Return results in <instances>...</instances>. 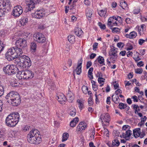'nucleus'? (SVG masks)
<instances>
[{
  "label": "nucleus",
  "instance_id": "obj_1",
  "mask_svg": "<svg viewBox=\"0 0 147 147\" xmlns=\"http://www.w3.org/2000/svg\"><path fill=\"white\" fill-rule=\"evenodd\" d=\"M28 142L31 144H38L41 142V138L40 132L36 129L32 130L27 135Z\"/></svg>",
  "mask_w": 147,
  "mask_h": 147
},
{
  "label": "nucleus",
  "instance_id": "obj_2",
  "mask_svg": "<svg viewBox=\"0 0 147 147\" xmlns=\"http://www.w3.org/2000/svg\"><path fill=\"white\" fill-rule=\"evenodd\" d=\"M7 102L13 106H16L21 103L20 95L16 92L11 91L9 93L5 96Z\"/></svg>",
  "mask_w": 147,
  "mask_h": 147
},
{
  "label": "nucleus",
  "instance_id": "obj_3",
  "mask_svg": "<svg viewBox=\"0 0 147 147\" xmlns=\"http://www.w3.org/2000/svg\"><path fill=\"white\" fill-rule=\"evenodd\" d=\"M20 116L18 113H12L8 115L6 118L5 123L7 126L13 127L19 121Z\"/></svg>",
  "mask_w": 147,
  "mask_h": 147
},
{
  "label": "nucleus",
  "instance_id": "obj_4",
  "mask_svg": "<svg viewBox=\"0 0 147 147\" xmlns=\"http://www.w3.org/2000/svg\"><path fill=\"white\" fill-rule=\"evenodd\" d=\"M16 47H14L9 49L5 55L7 59L9 61L13 60L21 55L22 54Z\"/></svg>",
  "mask_w": 147,
  "mask_h": 147
},
{
  "label": "nucleus",
  "instance_id": "obj_5",
  "mask_svg": "<svg viewBox=\"0 0 147 147\" xmlns=\"http://www.w3.org/2000/svg\"><path fill=\"white\" fill-rule=\"evenodd\" d=\"M11 7L9 0H0V17L4 16Z\"/></svg>",
  "mask_w": 147,
  "mask_h": 147
},
{
  "label": "nucleus",
  "instance_id": "obj_6",
  "mask_svg": "<svg viewBox=\"0 0 147 147\" xmlns=\"http://www.w3.org/2000/svg\"><path fill=\"white\" fill-rule=\"evenodd\" d=\"M34 76V73L30 70L19 71L17 74L19 79H28L32 78Z\"/></svg>",
  "mask_w": 147,
  "mask_h": 147
},
{
  "label": "nucleus",
  "instance_id": "obj_7",
  "mask_svg": "<svg viewBox=\"0 0 147 147\" xmlns=\"http://www.w3.org/2000/svg\"><path fill=\"white\" fill-rule=\"evenodd\" d=\"M16 60L17 63H20L23 68H28L31 65L30 58L25 55L21 56L19 58L16 59Z\"/></svg>",
  "mask_w": 147,
  "mask_h": 147
},
{
  "label": "nucleus",
  "instance_id": "obj_8",
  "mask_svg": "<svg viewBox=\"0 0 147 147\" xmlns=\"http://www.w3.org/2000/svg\"><path fill=\"white\" fill-rule=\"evenodd\" d=\"M15 45V47L22 54L23 50L27 47V42L26 40L24 39L19 38L16 40Z\"/></svg>",
  "mask_w": 147,
  "mask_h": 147
},
{
  "label": "nucleus",
  "instance_id": "obj_9",
  "mask_svg": "<svg viewBox=\"0 0 147 147\" xmlns=\"http://www.w3.org/2000/svg\"><path fill=\"white\" fill-rule=\"evenodd\" d=\"M16 68L12 65H8L3 67V70L7 75H11L16 73Z\"/></svg>",
  "mask_w": 147,
  "mask_h": 147
},
{
  "label": "nucleus",
  "instance_id": "obj_10",
  "mask_svg": "<svg viewBox=\"0 0 147 147\" xmlns=\"http://www.w3.org/2000/svg\"><path fill=\"white\" fill-rule=\"evenodd\" d=\"M34 40L38 42L44 43L46 41V38L44 35L41 33L37 32L33 35Z\"/></svg>",
  "mask_w": 147,
  "mask_h": 147
},
{
  "label": "nucleus",
  "instance_id": "obj_11",
  "mask_svg": "<svg viewBox=\"0 0 147 147\" xmlns=\"http://www.w3.org/2000/svg\"><path fill=\"white\" fill-rule=\"evenodd\" d=\"M40 1V0H27L26 2L28 7L26 11L28 12L33 10L35 7V5Z\"/></svg>",
  "mask_w": 147,
  "mask_h": 147
},
{
  "label": "nucleus",
  "instance_id": "obj_12",
  "mask_svg": "<svg viewBox=\"0 0 147 147\" xmlns=\"http://www.w3.org/2000/svg\"><path fill=\"white\" fill-rule=\"evenodd\" d=\"M22 12V7L20 5H18L14 7L11 14L15 17H18Z\"/></svg>",
  "mask_w": 147,
  "mask_h": 147
},
{
  "label": "nucleus",
  "instance_id": "obj_13",
  "mask_svg": "<svg viewBox=\"0 0 147 147\" xmlns=\"http://www.w3.org/2000/svg\"><path fill=\"white\" fill-rule=\"evenodd\" d=\"M99 119V120L101 121L102 124L104 122L108 123L109 121L110 116L108 113H104L101 115Z\"/></svg>",
  "mask_w": 147,
  "mask_h": 147
},
{
  "label": "nucleus",
  "instance_id": "obj_14",
  "mask_svg": "<svg viewBox=\"0 0 147 147\" xmlns=\"http://www.w3.org/2000/svg\"><path fill=\"white\" fill-rule=\"evenodd\" d=\"M82 59L80 60V63H78L76 68L74 71V73H76L77 75H80L82 72Z\"/></svg>",
  "mask_w": 147,
  "mask_h": 147
},
{
  "label": "nucleus",
  "instance_id": "obj_15",
  "mask_svg": "<svg viewBox=\"0 0 147 147\" xmlns=\"http://www.w3.org/2000/svg\"><path fill=\"white\" fill-rule=\"evenodd\" d=\"M45 15L44 12L41 10H37L34 13V17L37 19H40Z\"/></svg>",
  "mask_w": 147,
  "mask_h": 147
},
{
  "label": "nucleus",
  "instance_id": "obj_16",
  "mask_svg": "<svg viewBox=\"0 0 147 147\" xmlns=\"http://www.w3.org/2000/svg\"><path fill=\"white\" fill-rule=\"evenodd\" d=\"M58 100L61 104H64L66 100V98L63 94H61L57 96Z\"/></svg>",
  "mask_w": 147,
  "mask_h": 147
},
{
  "label": "nucleus",
  "instance_id": "obj_17",
  "mask_svg": "<svg viewBox=\"0 0 147 147\" xmlns=\"http://www.w3.org/2000/svg\"><path fill=\"white\" fill-rule=\"evenodd\" d=\"M86 127V124L84 122H81L78 125L77 129L78 131H82Z\"/></svg>",
  "mask_w": 147,
  "mask_h": 147
},
{
  "label": "nucleus",
  "instance_id": "obj_18",
  "mask_svg": "<svg viewBox=\"0 0 147 147\" xmlns=\"http://www.w3.org/2000/svg\"><path fill=\"white\" fill-rule=\"evenodd\" d=\"M74 31L75 34L78 37L81 36L83 34V31L81 29L79 28L78 27H75Z\"/></svg>",
  "mask_w": 147,
  "mask_h": 147
},
{
  "label": "nucleus",
  "instance_id": "obj_19",
  "mask_svg": "<svg viewBox=\"0 0 147 147\" xmlns=\"http://www.w3.org/2000/svg\"><path fill=\"white\" fill-rule=\"evenodd\" d=\"M133 134L134 137L137 138L139 136L141 133V129L138 128L134 129L133 130Z\"/></svg>",
  "mask_w": 147,
  "mask_h": 147
},
{
  "label": "nucleus",
  "instance_id": "obj_20",
  "mask_svg": "<svg viewBox=\"0 0 147 147\" xmlns=\"http://www.w3.org/2000/svg\"><path fill=\"white\" fill-rule=\"evenodd\" d=\"M145 26V25L143 24L141 25L140 27L139 26H137L136 27V29L138 31L140 35H141L143 33L144 28Z\"/></svg>",
  "mask_w": 147,
  "mask_h": 147
},
{
  "label": "nucleus",
  "instance_id": "obj_21",
  "mask_svg": "<svg viewBox=\"0 0 147 147\" xmlns=\"http://www.w3.org/2000/svg\"><path fill=\"white\" fill-rule=\"evenodd\" d=\"M93 10L88 8H87L86 10V14L87 18L89 19L92 17V14Z\"/></svg>",
  "mask_w": 147,
  "mask_h": 147
},
{
  "label": "nucleus",
  "instance_id": "obj_22",
  "mask_svg": "<svg viewBox=\"0 0 147 147\" xmlns=\"http://www.w3.org/2000/svg\"><path fill=\"white\" fill-rule=\"evenodd\" d=\"M97 61L100 64H102V65H105V64L104 62V58L102 56H99L97 58L96 60L94 62V65H96V61Z\"/></svg>",
  "mask_w": 147,
  "mask_h": 147
},
{
  "label": "nucleus",
  "instance_id": "obj_23",
  "mask_svg": "<svg viewBox=\"0 0 147 147\" xmlns=\"http://www.w3.org/2000/svg\"><path fill=\"white\" fill-rule=\"evenodd\" d=\"M137 36V34L135 31L131 32L129 34H126L125 37L129 38H135Z\"/></svg>",
  "mask_w": 147,
  "mask_h": 147
},
{
  "label": "nucleus",
  "instance_id": "obj_24",
  "mask_svg": "<svg viewBox=\"0 0 147 147\" xmlns=\"http://www.w3.org/2000/svg\"><path fill=\"white\" fill-rule=\"evenodd\" d=\"M113 49L111 50V51L109 53L110 56H114V58H117V49H118L117 48L115 49V48L113 47Z\"/></svg>",
  "mask_w": 147,
  "mask_h": 147
},
{
  "label": "nucleus",
  "instance_id": "obj_25",
  "mask_svg": "<svg viewBox=\"0 0 147 147\" xmlns=\"http://www.w3.org/2000/svg\"><path fill=\"white\" fill-rule=\"evenodd\" d=\"M67 96L68 98H69V102H72L74 99V96L73 94L71 91L69 90Z\"/></svg>",
  "mask_w": 147,
  "mask_h": 147
},
{
  "label": "nucleus",
  "instance_id": "obj_26",
  "mask_svg": "<svg viewBox=\"0 0 147 147\" xmlns=\"http://www.w3.org/2000/svg\"><path fill=\"white\" fill-rule=\"evenodd\" d=\"M119 108L121 109H125L127 111H128L129 109V107L127 106L126 104L120 102L119 103Z\"/></svg>",
  "mask_w": 147,
  "mask_h": 147
},
{
  "label": "nucleus",
  "instance_id": "obj_27",
  "mask_svg": "<svg viewBox=\"0 0 147 147\" xmlns=\"http://www.w3.org/2000/svg\"><path fill=\"white\" fill-rule=\"evenodd\" d=\"M79 121V119L78 117H76L72 120L70 123V125L71 127H74Z\"/></svg>",
  "mask_w": 147,
  "mask_h": 147
},
{
  "label": "nucleus",
  "instance_id": "obj_28",
  "mask_svg": "<svg viewBox=\"0 0 147 147\" xmlns=\"http://www.w3.org/2000/svg\"><path fill=\"white\" fill-rule=\"evenodd\" d=\"M114 94H113L111 98L113 101L116 104H118L119 102V96H118L115 95V97Z\"/></svg>",
  "mask_w": 147,
  "mask_h": 147
},
{
  "label": "nucleus",
  "instance_id": "obj_29",
  "mask_svg": "<svg viewBox=\"0 0 147 147\" xmlns=\"http://www.w3.org/2000/svg\"><path fill=\"white\" fill-rule=\"evenodd\" d=\"M113 19V18L110 17L109 18L108 21L107 25L111 29H112L113 26H114V24H113L112 23Z\"/></svg>",
  "mask_w": 147,
  "mask_h": 147
},
{
  "label": "nucleus",
  "instance_id": "obj_30",
  "mask_svg": "<svg viewBox=\"0 0 147 147\" xmlns=\"http://www.w3.org/2000/svg\"><path fill=\"white\" fill-rule=\"evenodd\" d=\"M120 6L123 9L128 8L127 4L125 1L123 0L120 2Z\"/></svg>",
  "mask_w": 147,
  "mask_h": 147
},
{
  "label": "nucleus",
  "instance_id": "obj_31",
  "mask_svg": "<svg viewBox=\"0 0 147 147\" xmlns=\"http://www.w3.org/2000/svg\"><path fill=\"white\" fill-rule=\"evenodd\" d=\"M77 102L78 103V107L81 110L84 108V102L83 101L78 99L77 100Z\"/></svg>",
  "mask_w": 147,
  "mask_h": 147
},
{
  "label": "nucleus",
  "instance_id": "obj_32",
  "mask_svg": "<svg viewBox=\"0 0 147 147\" xmlns=\"http://www.w3.org/2000/svg\"><path fill=\"white\" fill-rule=\"evenodd\" d=\"M93 68L91 67L89 69L88 74V77L91 80L93 78V76L92 75V71H93Z\"/></svg>",
  "mask_w": 147,
  "mask_h": 147
},
{
  "label": "nucleus",
  "instance_id": "obj_33",
  "mask_svg": "<svg viewBox=\"0 0 147 147\" xmlns=\"http://www.w3.org/2000/svg\"><path fill=\"white\" fill-rule=\"evenodd\" d=\"M28 22V18L26 17H24L20 21L22 25L24 26L26 25V24Z\"/></svg>",
  "mask_w": 147,
  "mask_h": 147
},
{
  "label": "nucleus",
  "instance_id": "obj_34",
  "mask_svg": "<svg viewBox=\"0 0 147 147\" xmlns=\"http://www.w3.org/2000/svg\"><path fill=\"white\" fill-rule=\"evenodd\" d=\"M36 45L35 42H32L31 43L30 48L33 52H35L36 48Z\"/></svg>",
  "mask_w": 147,
  "mask_h": 147
},
{
  "label": "nucleus",
  "instance_id": "obj_35",
  "mask_svg": "<svg viewBox=\"0 0 147 147\" xmlns=\"http://www.w3.org/2000/svg\"><path fill=\"white\" fill-rule=\"evenodd\" d=\"M107 13V10L106 9L101 10L99 11L98 13L101 17H104Z\"/></svg>",
  "mask_w": 147,
  "mask_h": 147
},
{
  "label": "nucleus",
  "instance_id": "obj_36",
  "mask_svg": "<svg viewBox=\"0 0 147 147\" xmlns=\"http://www.w3.org/2000/svg\"><path fill=\"white\" fill-rule=\"evenodd\" d=\"M69 135L68 133H64L63 134L62 136V142L66 141L68 138Z\"/></svg>",
  "mask_w": 147,
  "mask_h": 147
},
{
  "label": "nucleus",
  "instance_id": "obj_37",
  "mask_svg": "<svg viewBox=\"0 0 147 147\" xmlns=\"http://www.w3.org/2000/svg\"><path fill=\"white\" fill-rule=\"evenodd\" d=\"M91 82L92 84V88L93 90L96 91L98 89V86L96 84V82L93 80L91 81Z\"/></svg>",
  "mask_w": 147,
  "mask_h": 147
},
{
  "label": "nucleus",
  "instance_id": "obj_38",
  "mask_svg": "<svg viewBox=\"0 0 147 147\" xmlns=\"http://www.w3.org/2000/svg\"><path fill=\"white\" fill-rule=\"evenodd\" d=\"M75 39V36L73 35H69L68 37V40L71 43H74Z\"/></svg>",
  "mask_w": 147,
  "mask_h": 147
},
{
  "label": "nucleus",
  "instance_id": "obj_39",
  "mask_svg": "<svg viewBox=\"0 0 147 147\" xmlns=\"http://www.w3.org/2000/svg\"><path fill=\"white\" fill-rule=\"evenodd\" d=\"M112 143L113 145L115 146H118L120 144V142L117 138H115L112 141Z\"/></svg>",
  "mask_w": 147,
  "mask_h": 147
},
{
  "label": "nucleus",
  "instance_id": "obj_40",
  "mask_svg": "<svg viewBox=\"0 0 147 147\" xmlns=\"http://www.w3.org/2000/svg\"><path fill=\"white\" fill-rule=\"evenodd\" d=\"M69 113L72 117H74L76 113V109H73L72 110H71Z\"/></svg>",
  "mask_w": 147,
  "mask_h": 147
},
{
  "label": "nucleus",
  "instance_id": "obj_41",
  "mask_svg": "<svg viewBox=\"0 0 147 147\" xmlns=\"http://www.w3.org/2000/svg\"><path fill=\"white\" fill-rule=\"evenodd\" d=\"M82 92L84 94H86L88 92V88L86 86H83L82 88Z\"/></svg>",
  "mask_w": 147,
  "mask_h": 147
},
{
  "label": "nucleus",
  "instance_id": "obj_42",
  "mask_svg": "<svg viewBox=\"0 0 147 147\" xmlns=\"http://www.w3.org/2000/svg\"><path fill=\"white\" fill-rule=\"evenodd\" d=\"M131 132V131L129 129L127 130L126 131L125 134L127 138L130 137L132 134Z\"/></svg>",
  "mask_w": 147,
  "mask_h": 147
},
{
  "label": "nucleus",
  "instance_id": "obj_43",
  "mask_svg": "<svg viewBox=\"0 0 147 147\" xmlns=\"http://www.w3.org/2000/svg\"><path fill=\"white\" fill-rule=\"evenodd\" d=\"M88 105L90 106H91L93 104V99L92 97L91 96L89 97L88 99Z\"/></svg>",
  "mask_w": 147,
  "mask_h": 147
},
{
  "label": "nucleus",
  "instance_id": "obj_44",
  "mask_svg": "<svg viewBox=\"0 0 147 147\" xmlns=\"http://www.w3.org/2000/svg\"><path fill=\"white\" fill-rule=\"evenodd\" d=\"M112 32L113 33H118L120 32V30L119 28L117 27L112 28Z\"/></svg>",
  "mask_w": 147,
  "mask_h": 147
},
{
  "label": "nucleus",
  "instance_id": "obj_45",
  "mask_svg": "<svg viewBox=\"0 0 147 147\" xmlns=\"http://www.w3.org/2000/svg\"><path fill=\"white\" fill-rule=\"evenodd\" d=\"M140 11V9L139 7H137L134 9L133 11V13L135 14H138Z\"/></svg>",
  "mask_w": 147,
  "mask_h": 147
},
{
  "label": "nucleus",
  "instance_id": "obj_46",
  "mask_svg": "<svg viewBox=\"0 0 147 147\" xmlns=\"http://www.w3.org/2000/svg\"><path fill=\"white\" fill-rule=\"evenodd\" d=\"M98 24L101 29L103 30H105V29L106 26L105 24H102V23L100 22L98 23Z\"/></svg>",
  "mask_w": 147,
  "mask_h": 147
},
{
  "label": "nucleus",
  "instance_id": "obj_47",
  "mask_svg": "<svg viewBox=\"0 0 147 147\" xmlns=\"http://www.w3.org/2000/svg\"><path fill=\"white\" fill-rule=\"evenodd\" d=\"M98 83L99 84H101L105 82V79L102 77H99L98 79Z\"/></svg>",
  "mask_w": 147,
  "mask_h": 147
},
{
  "label": "nucleus",
  "instance_id": "obj_48",
  "mask_svg": "<svg viewBox=\"0 0 147 147\" xmlns=\"http://www.w3.org/2000/svg\"><path fill=\"white\" fill-rule=\"evenodd\" d=\"M143 70L142 68L137 69H135V72L137 74H141L142 73Z\"/></svg>",
  "mask_w": 147,
  "mask_h": 147
},
{
  "label": "nucleus",
  "instance_id": "obj_49",
  "mask_svg": "<svg viewBox=\"0 0 147 147\" xmlns=\"http://www.w3.org/2000/svg\"><path fill=\"white\" fill-rule=\"evenodd\" d=\"M5 47V45L0 40V52L4 49Z\"/></svg>",
  "mask_w": 147,
  "mask_h": 147
},
{
  "label": "nucleus",
  "instance_id": "obj_50",
  "mask_svg": "<svg viewBox=\"0 0 147 147\" xmlns=\"http://www.w3.org/2000/svg\"><path fill=\"white\" fill-rule=\"evenodd\" d=\"M145 51L146 50L145 49H140L139 50V52L141 55L143 56L145 54ZM138 53V55H140V54L138 53L137 52L136 53Z\"/></svg>",
  "mask_w": 147,
  "mask_h": 147
},
{
  "label": "nucleus",
  "instance_id": "obj_51",
  "mask_svg": "<svg viewBox=\"0 0 147 147\" xmlns=\"http://www.w3.org/2000/svg\"><path fill=\"white\" fill-rule=\"evenodd\" d=\"M132 106L133 107L134 109L135 110V113H136V112H138L137 109L139 108L138 106V105L135 104L132 105Z\"/></svg>",
  "mask_w": 147,
  "mask_h": 147
},
{
  "label": "nucleus",
  "instance_id": "obj_52",
  "mask_svg": "<svg viewBox=\"0 0 147 147\" xmlns=\"http://www.w3.org/2000/svg\"><path fill=\"white\" fill-rule=\"evenodd\" d=\"M5 131L3 129H0V138H3L4 136Z\"/></svg>",
  "mask_w": 147,
  "mask_h": 147
},
{
  "label": "nucleus",
  "instance_id": "obj_53",
  "mask_svg": "<svg viewBox=\"0 0 147 147\" xmlns=\"http://www.w3.org/2000/svg\"><path fill=\"white\" fill-rule=\"evenodd\" d=\"M4 93L3 87L0 84V97L2 96Z\"/></svg>",
  "mask_w": 147,
  "mask_h": 147
},
{
  "label": "nucleus",
  "instance_id": "obj_54",
  "mask_svg": "<svg viewBox=\"0 0 147 147\" xmlns=\"http://www.w3.org/2000/svg\"><path fill=\"white\" fill-rule=\"evenodd\" d=\"M124 46V44L122 42H119L117 43V46L119 48H123Z\"/></svg>",
  "mask_w": 147,
  "mask_h": 147
},
{
  "label": "nucleus",
  "instance_id": "obj_55",
  "mask_svg": "<svg viewBox=\"0 0 147 147\" xmlns=\"http://www.w3.org/2000/svg\"><path fill=\"white\" fill-rule=\"evenodd\" d=\"M113 85L114 86V89L115 90L116 89L118 88L119 86V85L118 83H116V82L115 81L113 82Z\"/></svg>",
  "mask_w": 147,
  "mask_h": 147
},
{
  "label": "nucleus",
  "instance_id": "obj_56",
  "mask_svg": "<svg viewBox=\"0 0 147 147\" xmlns=\"http://www.w3.org/2000/svg\"><path fill=\"white\" fill-rule=\"evenodd\" d=\"M122 93V91L120 89H118L115 91V95L118 96L119 94Z\"/></svg>",
  "mask_w": 147,
  "mask_h": 147
},
{
  "label": "nucleus",
  "instance_id": "obj_57",
  "mask_svg": "<svg viewBox=\"0 0 147 147\" xmlns=\"http://www.w3.org/2000/svg\"><path fill=\"white\" fill-rule=\"evenodd\" d=\"M98 43L97 42H95L94 43V44L93 45V50L94 51L96 50V49L98 47Z\"/></svg>",
  "mask_w": 147,
  "mask_h": 147
},
{
  "label": "nucleus",
  "instance_id": "obj_58",
  "mask_svg": "<svg viewBox=\"0 0 147 147\" xmlns=\"http://www.w3.org/2000/svg\"><path fill=\"white\" fill-rule=\"evenodd\" d=\"M145 42V40L142 39H140L138 40L139 44L140 45H142Z\"/></svg>",
  "mask_w": 147,
  "mask_h": 147
},
{
  "label": "nucleus",
  "instance_id": "obj_59",
  "mask_svg": "<svg viewBox=\"0 0 147 147\" xmlns=\"http://www.w3.org/2000/svg\"><path fill=\"white\" fill-rule=\"evenodd\" d=\"M131 98L133 99V101L134 102H137L138 101V98L136 95H134L132 96Z\"/></svg>",
  "mask_w": 147,
  "mask_h": 147
},
{
  "label": "nucleus",
  "instance_id": "obj_60",
  "mask_svg": "<svg viewBox=\"0 0 147 147\" xmlns=\"http://www.w3.org/2000/svg\"><path fill=\"white\" fill-rule=\"evenodd\" d=\"M92 65V63L91 61H89L87 62L86 64V69L89 68Z\"/></svg>",
  "mask_w": 147,
  "mask_h": 147
},
{
  "label": "nucleus",
  "instance_id": "obj_61",
  "mask_svg": "<svg viewBox=\"0 0 147 147\" xmlns=\"http://www.w3.org/2000/svg\"><path fill=\"white\" fill-rule=\"evenodd\" d=\"M46 27L44 24H40L38 26V28L41 29H44Z\"/></svg>",
  "mask_w": 147,
  "mask_h": 147
},
{
  "label": "nucleus",
  "instance_id": "obj_62",
  "mask_svg": "<svg viewBox=\"0 0 147 147\" xmlns=\"http://www.w3.org/2000/svg\"><path fill=\"white\" fill-rule=\"evenodd\" d=\"M96 54L95 53H92L90 56V59H93L96 56Z\"/></svg>",
  "mask_w": 147,
  "mask_h": 147
},
{
  "label": "nucleus",
  "instance_id": "obj_63",
  "mask_svg": "<svg viewBox=\"0 0 147 147\" xmlns=\"http://www.w3.org/2000/svg\"><path fill=\"white\" fill-rule=\"evenodd\" d=\"M117 21L119 23H121L122 22V18L120 16H118V19H117Z\"/></svg>",
  "mask_w": 147,
  "mask_h": 147
},
{
  "label": "nucleus",
  "instance_id": "obj_64",
  "mask_svg": "<svg viewBox=\"0 0 147 147\" xmlns=\"http://www.w3.org/2000/svg\"><path fill=\"white\" fill-rule=\"evenodd\" d=\"M84 3L86 5H89L90 4V2L88 0H85L84 1Z\"/></svg>",
  "mask_w": 147,
  "mask_h": 147
}]
</instances>
